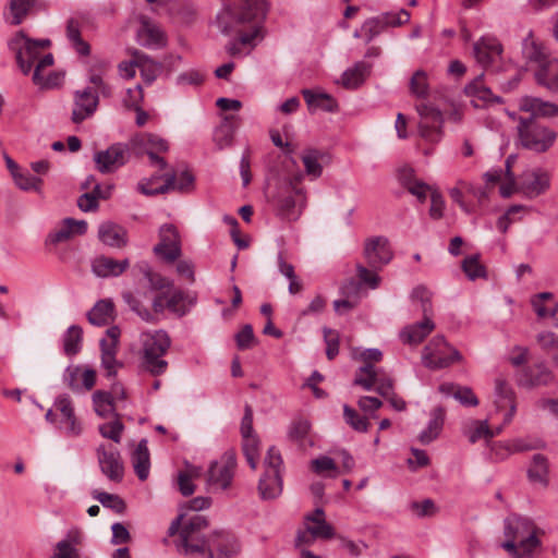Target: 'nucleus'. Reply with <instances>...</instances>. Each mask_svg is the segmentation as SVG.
I'll list each match as a JSON object with an SVG mask.
<instances>
[{"label": "nucleus", "instance_id": "obj_1", "mask_svg": "<svg viewBox=\"0 0 558 558\" xmlns=\"http://www.w3.org/2000/svg\"><path fill=\"white\" fill-rule=\"evenodd\" d=\"M267 8L264 0H240L236 8L228 5L225 13L218 15V21L222 24L226 16L232 17L236 23H250L251 29L240 35V43L243 45L255 46L257 40L263 38V22L266 17ZM222 32L228 33V26L221 25Z\"/></svg>", "mask_w": 558, "mask_h": 558}, {"label": "nucleus", "instance_id": "obj_2", "mask_svg": "<svg viewBox=\"0 0 558 558\" xmlns=\"http://www.w3.org/2000/svg\"><path fill=\"white\" fill-rule=\"evenodd\" d=\"M140 368L151 376L163 375L168 369L165 355L171 345V339L165 330L145 331L141 333Z\"/></svg>", "mask_w": 558, "mask_h": 558}, {"label": "nucleus", "instance_id": "obj_3", "mask_svg": "<svg viewBox=\"0 0 558 558\" xmlns=\"http://www.w3.org/2000/svg\"><path fill=\"white\" fill-rule=\"evenodd\" d=\"M302 178L303 174L298 173L289 180L279 182L275 192L269 196V202L282 219L296 220L306 206L305 192L299 186Z\"/></svg>", "mask_w": 558, "mask_h": 558}, {"label": "nucleus", "instance_id": "obj_4", "mask_svg": "<svg viewBox=\"0 0 558 558\" xmlns=\"http://www.w3.org/2000/svg\"><path fill=\"white\" fill-rule=\"evenodd\" d=\"M518 134L522 146L536 153L549 149L557 138L555 131L533 118L519 119Z\"/></svg>", "mask_w": 558, "mask_h": 558}, {"label": "nucleus", "instance_id": "obj_5", "mask_svg": "<svg viewBox=\"0 0 558 558\" xmlns=\"http://www.w3.org/2000/svg\"><path fill=\"white\" fill-rule=\"evenodd\" d=\"M544 532L527 518L512 515L505 521V535L520 542L524 553H535L541 547L539 535Z\"/></svg>", "mask_w": 558, "mask_h": 558}, {"label": "nucleus", "instance_id": "obj_6", "mask_svg": "<svg viewBox=\"0 0 558 558\" xmlns=\"http://www.w3.org/2000/svg\"><path fill=\"white\" fill-rule=\"evenodd\" d=\"M282 457L275 447L267 450L264 459L265 472L259 480L258 490L263 499H274L282 492Z\"/></svg>", "mask_w": 558, "mask_h": 558}, {"label": "nucleus", "instance_id": "obj_7", "mask_svg": "<svg viewBox=\"0 0 558 558\" xmlns=\"http://www.w3.org/2000/svg\"><path fill=\"white\" fill-rule=\"evenodd\" d=\"M49 46V39L34 40L23 32L17 33L10 41L11 49L15 51L17 64L25 75L31 72L35 61L38 62L41 51Z\"/></svg>", "mask_w": 558, "mask_h": 558}, {"label": "nucleus", "instance_id": "obj_8", "mask_svg": "<svg viewBox=\"0 0 558 558\" xmlns=\"http://www.w3.org/2000/svg\"><path fill=\"white\" fill-rule=\"evenodd\" d=\"M461 359L460 352L451 347L442 336L434 337L422 353L423 364L430 369L446 368Z\"/></svg>", "mask_w": 558, "mask_h": 558}, {"label": "nucleus", "instance_id": "obj_9", "mask_svg": "<svg viewBox=\"0 0 558 558\" xmlns=\"http://www.w3.org/2000/svg\"><path fill=\"white\" fill-rule=\"evenodd\" d=\"M208 526L206 518L195 514L184 524L180 531V546L185 554L204 553L208 548L209 539L202 535V531Z\"/></svg>", "mask_w": 558, "mask_h": 558}, {"label": "nucleus", "instance_id": "obj_10", "mask_svg": "<svg viewBox=\"0 0 558 558\" xmlns=\"http://www.w3.org/2000/svg\"><path fill=\"white\" fill-rule=\"evenodd\" d=\"M130 159V147L124 143H114L108 148L95 151V168L102 174L113 173Z\"/></svg>", "mask_w": 558, "mask_h": 558}, {"label": "nucleus", "instance_id": "obj_11", "mask_svg": "<svg viewBox=\"0 0 558 558\" xmlns=\"http://www.w3.org/2000/svg\"><path fill=\"white\" fill-rule=\"evenodd\" d=\"M354 385L361 386L363 389L375 390L383 397L393 391V380L385 374L381 368H376L372 364L363 365L355 374Z\"/></svg>", "mask_w": 558, "mask_h": 558}, {"label": "nucleus", "instance_id": "obj_12", "mask_svg": "<svg viewBox=\"0 0 558 558\" xmlns=\"http://www.w3.org/2000/svg\"><path fill=\"white\" fill-rule=\"evenodd\" d=\"M416 110L421 117L420 135L427 142L438 143L442 137L444 118L441 112L428 104L417 105Z\"/></svg>", "mask_w": 558, "mask_h": 558}, {"label": "nucleus", "instance_id": "obj_13", "mask_svg": "<svg viewBox=\"0 0 558 558\" xmlns=\"http://www.w3.org/2000/svg\"><path fill=\"white\" fill-rule=\"evenodd\" d=\"M99 106V96L97 92L87 86L73 93V105L71 112V121L80 124L92 118Z\"/></svg>", "mask_w": 558, "mask_h": 558}, {"label": "nucleus", "instance_id": "obj_14", "mask_svg": "<svg viewBox=\"0 0 558 558\" xmlns=\"http://www.w3.org/2000/svg\"><path fill=\"white\" fill-rule=\"evenodd\" d=\"M96 456L101 473L111 482H121L124 466L119 450L112 445H100L96 449Z\"/></svg>", "mask_w": 558, "mask_h": 558}, {"label": "nucleus", "instance_id": "obj_15", "mask_svg": "<svg viewBox=\"0 0 558 558\" xmlns=\"http://www.w3.org/2000/svg\"><path fill=\"white\" fill-rule=\"evenodd\" d=\"M194 175L190 171H182L180 174H165V183L157 189H149L148 182H140L138 191L147 196L165 194L169 191L177 190L179 192H189L193 187Z\"/></svg>", "mask_w": 558, "mask_h": 558}, {"label": "nucleus", "instance_id": "obj_16", "mask_svg": "<svg viewBox=\"0 0 558 558\" xmlns=\"http://www.w3.org/2000/svg\"><path fill=\"white\" fill-rule=\"evenodd\" d=\"M389 241L385 236H375L366 240L364 257L367 265L374 270H381L392 259Z\"/></svg>", "mask_w": 558, "mask_h": 558}, {"label": "nucleus", "instance_id": "obj_17", "mask_svg": "<svg viewBox=\"0 0 558 558\" xmlns=\"http://www.w3.org/2000/svg\"><path fill=\"white\" fill-rule=\"evenodd\" d=\"M159 243L153 250L154 253L167 263H173L181 255L177 229L172 225H163L159 230Z\"/></svg>", "mask_w": 558, "mask_h": 558}, {"label": "nucleus", "instance_id": "obj_18", "mask_svg": "<svg viewBox=\"0 0 558 558\" xmlns=\"http://www.w3.org/2000/svg\"><path fill=\"white\" fill-rule=\"evenodd\" d=\"M62 378L73 392L89 391L96 384V372L82 365H69Z\"/></svg>", "mask_w": 558, "mask_h": 558}, {"label": "nucleus", "instance_id": "obj_19", "mask_svg": "<svg viewBox=\"0 0 558 558\" xmlns=\"http://www.w3.org/2000/svg\"><path fill=\"white\" fill-rule=\"evenodd\" d=\"M209 558H233L240 553V543L234 534L216 531L208 543Z\"/></svg>", "mask_w": 558, "mask_h": 558}, {"label": "nucleus", "instance_id": "obj_20", "mask_svg": "<svg viewBox=\"0 0 558 558\" xmlns=\"http://www.w3.org/2000/svg\"><path fill=\"white\" fill-rule=\"evenodd\" d=\"M235 466V454L233 452H226L219 461H215L210 464L208 482L222 489L228 488L232 482Z\"/></svg>", "mask_w": 558, "mask_h": 558}, {"label": "nucleus", "instance_id": "obj_21", "mask_svg": "<svg viewBox=\"0 0 558 558\" xmlns=\"http://www.w3.org/2000/svg\"><path fill=\"white\" fill-rule=\"evenodd\" d=\"M549 186V174L541 169L524 171L519 181V191L527 198L544 194Z\"/></svg>", "mask_w": 558, "mask_h": 558}, {"label": "nucleus", "instance_id": "obj_22", "mask_svg": "<svg viewBox=\"0 0 558 558\" xmlns=\"http://www.w3.org/2000/svg\"><path fill=\"white\" fill-rule=\"evenodd\" d=\"M483 77V74L478 75L464 87V94L471 99L472 106L481 109L494 104H501L502 98L493 94L484 83Z\"/></svg>", "mask_w": 558, "mask_h": 558}, {"label": "nucleus", "instance_id": "obj_23", "mask_svg": "<svg viewBox=\"0 0 558 558\" xmlns=\"http://www.w3.org/2000/svg\"><path fill=\"white\" fill-rule=\"evenodd\" d=\"M140 28L137 29V41L141 46L149 49H160L166 46L167 37L162 29L149 17L142 15L140 17Z\"/></svg>", "mask_w": 558, "mask_h": 558}, {"label": "nucleus", "instance_id": "obj_24", "mask_svg": "<svg viewBox=\"0 0 558 558\" xmlns=\"http://www.w3.org/2000/svg\"><path fill=\"white\" fill-rule=\"evenodd\" d=\"M495 404L498 410L509 408L504 417V425L509 424L515 414V393L509 383L502 378L497 377L495 380Z\"/></svg>", "mask_w": 558, "mask_h": 558}, {"label": "nucleus", "instance_id": "obj_25", "mask_svg": "<svg viewBox=\"0 0 558 558\" xmlns=\"http://www.w3.org/2000/svg\"><path fill=\"white\" fill-rule=\"evenodd\" d=\"M474 56L483 66L490 65L502 52V46L494 36H483L473 46Z\"/></svg>", "mask_w": 558, "mask_h": 558}, {"label": "nucleus", "instance_id": "obj_26", "mask_svg": "<svg viewBox=\"0 0 558 558\" xmlns=\"http://www.w3.org/2000/svg\"><path fill=\"white\" fill-rule=\"evenodd\" d=\"M519 108L523 112L531 113L530 118H551L558 116V106L545 101L538 97L524 96L519 100Z\"/></svg>", "mask_w": 558, "mask_h": 558}, {"label": "nucleus", "instance_id": "obj_27", "mask_svg": "<svg viewBox=\"0 0 558 558\" xmlns=\"http://www.w3.org/2000/svg\"><path fill=\"white\" fill-rule=\"evenodd\" d=\"M130 267V260L124 258L117 260L105 255L97 256L92 262V271L100 278L118 277Z\"/></svg>", "mask_w": 558, "mask_h": 558}, {"label": "nucleus", "instance_id": "obj_28", "mask_svg": "<svg viewBox=\"0 0 558 558\" xmlns=\"http://www.w3.org/2000/svg\"><path fill=\"white\" fill-rule=\"evenodd\" d=\"M54 408L60 412L62 420L65 424V433L69 436L76 437L82 433V425L77 421L71 398L68 395L59 396L54 401Z\"/></svg>", "mask_w": 558, "mask_h": 558}, {"label": "nucleus", "instance_id": "obj_29", "mask_svg": "<svg viewBox=\"0 0 558 558\" xmlns=\"http://www.w3.org/2000/svg\"><path fill=\"white\" fill-rule=\"evenodd\" d=\"M551 379V372L543 363H538L533 367L523 368L517 376V384L521 387L533 388L547 385Z\"/></svg>", "mask_w": 558, "mask_h": 558}, {"label": "nucleus", "instance_id": "obj_30", "mask_svg": "<svg viewBox=\"0 0 558 558\" xmlns=\"http://www.w3.org/2000/svg\"><path fill=\"white\" fill-rule=\"evenodd\" d=\"M98 239L107 246L122 248L128 244V231L118 223L105 221L98 227Z\"/></svg>", "mask_w": 558, "mask_h": 558}, {"label": "nucleus", "instance_id": "obj_31", "mask_svg": "<svg viewBox=\"0 0 558 558\" xmlns=\"http://www.w3.org/2000/svg\"><path fill=\"white\" fill-rule=\"evenodd\" d=\"M435 328L430 317L426 316L423 322L407 326L400 332L403 343L416 345L421 343Z\"/></svg>", "mask_w": 558, "mask_h": 558}, {"label": "nucleus", "instance_id": "obj_32", "mask_svg": "<svg viewBox=\"0 0 558 558\" xmlns=\"http://www.w3.org/2000/svg\"><path fill=\"white\" fill-rule=\"evenodd\" d=\"M306 527L316 538L330 539L335 536V529L325 520V512L322 508L305 517Z\"/></svg>", "mask_w": 558, "mask_h": 558}, {"label": "nucleus", "instance_id": "obj_33", "mask_svg": "<svg viewBox=\"0 0 558 558\" xmlns=\"http://www.w3.org/2000/svg\"><path fill=\"white\" fill-rule=\"evenodd\" d=\"M304 100L311 111L320 109L326 112H336L338 110V104L336 99L324 92H315L312 89H302Z\"/></svg>", "mask_w": 558, "mask_h": 558}, {"label": "nucleus", "instance_id": "obj_34", "mask_svg": "<svg viewBox=\"0 0 558 558\" xmlns=\"http://www.w3.org/2000/svg\"><path fill=\"white\" fill-rule=\"evenodd\" d=\"M234 119L235 117L232 114L225 116L221 123L215 129L213 141L217 149L222 150L232 146L236 130V125L233 122Z\"/></svg>", "mask_w": 558, "mask_h": 558}, {"label": "nucleus", "instance_id": "obj_35", "mask_svg": "<svg viewBox=\"0 0 558 558\" xmlns=\"http://www.w3.org/2000/svg\"><path fill=\"white\" fill-rule=\"evenodd\" d=\"M82 538L80 531H70L64 539L56 544L51 558H81L77 546L82 543Z\"/></svg>", "mask_w": 558, "mask_h": 558}, {"label": "nucleus", "instance_id": "obj_36", "mask_svg": "<svg viewBox=\"0 0 558 558\" xmlns=\"http://www.w3.org/2000/svg\"><path fill=\"white\" fill-rule=\"evenodd\" d=\"M132 465L136 476L141 481H145L149 475L150 454L147 447V440L142 439L131 457Z\"/></svg>", "mask_w": 558, "mask_h": 558}, {"label": "nucleus", "instance_id": "obj_37", "mask_svg": "<svg viewBox=\"0 0 558 558\" xmlns=\"http://www.w3.org/2000/svg\"><path fill=\"white\" fill-rule=\"evenodd\" d=\"M130 144L134 149H138L143 153L148 150L167 151L169 149V145L166 140L150 133H140L134 135L131 138Z\"/></svg>", "mask_w": 558, "mask_h": 558}, {"label": "nucleus", "instance_id": "obj_38", "mask_svg": "<svg viewBox=\"0 0 558 558\" xmlns=\"http://www.w3.org/2000/svg\"><path fill=\"white\" fill-rule=\"evenodd\" d=\"M445 422V409L441 407L435 408L430 413V420L425 429L418 435V440L423 445H428L435 440L440 434Z\"/></svg>", "mask_w": 558, "mask_h": 558}, {"label": "nucleus", "instance_id": "obj_39", "mask_svg": "<svg viewBox=\"0 0 558 558\" xmlns=\"http://www.w3.org/2000/svg\"><path fill=\"white\" fill-rule=\"evenodd\" d=\"M438 389L446 396H452L462 405L476 407L478 404V399L470 387H462L452 383H444Z\"/></svg>", "mask_w": 558, "mask_h": 558}, {"label": "nucleus", "instance_id": "obj_40", "mask_svg": "<svg viewBox=\"0 0 558 558\" xmlns=\"http://www.w3.org/2000/svg\"><path fill=\"white\" fill-rule=\"evenodd\" d=\"M371 64L360 61L356 62L352 68L348 69L343 72L341 76L342 85L345 88H356L359 87L369 74Z\"/></svg>", "mask_w": 558, "mask_h": 558}, {"label": "nucleus", "instance_id": "obj_41", "mask_svg": "<svg viewBox=\"0 0 558 558\" xmlns=\"http://www.w3.org/2000/svg\"><path fill=\"white\" fill-rule=\"evenodd\" d=\"M112 315L113 303L109 300H100L88 312L87 318L92 325L104 326L112 319Z\"/></svg>", "mask_w": 558, "mask_h": 558}, {"label": "nucleus", "instance_id": "obj_42", "mask_svg": "<svg viewBox=\"0 0 558 558\" xmlns=\"http://www.w3.org/2000/svg\"><path fill=\"white\" fill-rule=\"evenodd\" d=\"M465 435L468 436L470 442L475 444L481 439H485L487 441L492 440L495 437V433L493 428L489 427L488 422L473 420L465 428Z\"/></svg>", "mask_w": 558, "mask_h": 558}, {"label": "nucleus", "instance_id": "obj_43", "mask_svg": "<svg viewBox=\"0 0 558 558\" xmlns=\"http://www.w3.org/2000/svg\"><path fill=\"white\" fill-rule=\"evenodd\" d=\"M527 475L530 481L547 485L548 480V461L547 458L541 453H536L532 458L531 466L529 468Z\"/></svg>", "mask_w": 558, "mask_h": 558}, {"label": "nucleus", "instance_id": "obj_44", "mask_svg": "<svg viewBox=\"0 0 558 558\" xmlns=\"http://www.w3.org/2000/svg\"><path fill=\"white\" fill-rule=\"evenodd\" d=\"M522 53L531 62L538 63L542 68L545 62V53L542 46L535 40L533 32L530 31L522 43Z\"/></svg>", "mask_w": 558, "mask_h": 558}, {"label": "nucleus", "instance_id": "obj_45", "mask_svg": "<svg viewBox=\"0 0 558 558\" xmlns=\"http://www.w3.org/2000/svg\"><path fill=\"white\" fill-rule=\"evenodd\" d=\"M83 340V329L77 325L70 326L63 335V350L69 356H73L81 351Z\"/></svg>", "mask_w": 558, "mask_h": 558}, {"label": "nucleus", "instance_id": "obj_46", "mask_svg": "<svg viewBox=\"0 0 558 558\" xmlns=\"http://www.w3.org/2000/svg\"><path fill=\"white\" fill-rule=\"evenodd\" d=\"M66 36L80 54L87 56L89 53V45L81 36V25L77 20L70 19L68 21Z\"/></svg>", "mask_w": 558, "mask_h": 558}, {"label": "nucleus", "instance_id": "obj_47", "mask_svg": "<svg viewBox=\"0 0 558 558\" xmlns=\"http://www.w3.org/2000/svg\"><path fill=\"white\" fill-rule=\"evenodd\" d=\"M94 410L100 417H107L114 411V401L110 392L97 390L93 395Z\"/></svg>", "mask_w": 558, "mask_h": 558}, {"label": "nucleus", "instance_id": "obj_48", "mask_svg": "<svg viewBox=\"0 0 558 558\" xmlns=\"http://www.w3.org/2000/svg\"><path fill=\"white\" fill-rule=\"evenodd\" d=\"M100 348H101V365L107 372V376L111 377L114 376L117 371V348H114V344H108V341L106 339H101L100 341Z\"/></svg>", "mask_w": 558, "mask_h": 558}, {"label": "nucleus", "instance_id": "obj_49", "mask_svg": "<svg viewBox=\"0 0 558 558\" xmlns=\"http://www.w3.org/2000/svg\"><path fill=\"white\" fill-rule=\"evenodd\" d=\"M242 440L243 452L246 461L250 466L255 470L257 466L259 439L256 434H252L246 437H242Z\"/></svg>", "mask_w": 558, "mask_h": 558}, {"label": "nucleus", "instance_id": "obj_50", "mask_svg": "<svg viewBox=\"0 0 558 558\" xmlns=\"http://www.w3.org/2000/svg\"><path fill=\"white\" fill-rule=\"evenodd\" d=\"M410 92L417 98H426L428 96L429 87L425 71L417 70L412 75L410 80Z\"/></svg>", "mask_w": 558, "mask_h": 558}, {"label": "nucleus", "instance_id": "obj_51", "mask_svg": "<svg viewBox=\"0 0 558 558\" xmlns=\"http://www.w3.org/2000/svg\"><path fill=\"white\" fill-rule=\"evenodd\" d=\"M310 427L311 425L306 420L300 418L293 421L289 428V438L298 442L300 447H305Z\"/></svg>", "mask_w": 558, "mask_h": 558}, {"label": "nucleus", "instance_id": "obj_52", "mask_svg": "<svg viewBox=\"0 0 558 558\" xmlns=\"http://www.w3.org/2000/svg\"><path fill=\"white\" fill-rule=\"evenodd\" d=\"M122 299L124 303L130 307V310L136 313L143 320H154V315L150 313V311L147 307H145L132 292H123Z\"/></svg>", "mask_w": 558, "mask_h": 558}, {"label": "nucleus", "instance_id": "obj_53", "mask_svg": "<svg viewBox=\"0 0 558 558\" xmlns=\"http://www.w3.org/2000/svg\"><path fill=\"white\" fill-rule=\"evenodd\" d=\"M13 179L15 184L23 191H36L39 192L43 180L32 175L28 172H13Z\"/></svg>", "mask_w": 558, "mask_h": 558}, {"label": "nucleus", "instance_id": "obj_54", "mask_svg": "<svg viewBox=\"0 0 558 558\" xmlns=\"http://www.w3.org/2000/svg\"><path fill=\"white\" fill-rule=\"evenodd\" d=\"M462 269L471 280L486 276L485 267L480 263L477 255L465 257L462 263Z\"/></svg>", "mask_w": 558, "mask_h": 558}, {"label": "nucleus", "instance_id": "obj_55", "mask_svg": "<svg viewBox=\"0 0 558 558\" xmlns=\"http://www.w3.org/2000/svg\"><path fill=\"white\" fill-rule=\"evenodd\" d=\"M35 3L36 0H11L10 10L13 15L12 24L20 25Z\"/></svg>", "mask_w": 558, "mask_h": 558}, {"label": "nucleus", "instance_id": "obj_56", "mask_svg": "<svg viewBox=\"0 0 558 558\" xmlns=\"http://www.w3.org/2000/svg\"><path fill=\"white\" fill-rule=\"evenodd\" d=\"M302 161L308 175L313 177L314 179L322 175L323 167L319 163V153L317 150H307L302 156Z\"/></svg>", "mask_w": 558, "mask_h": 558}, {"label": "nucleus", "instance_id": "obj_57", "mask_svg": "<svg viewBox=\"0 0 558 558\" xmlns=\"http://www.w3.org/2000/svg\"><path fill=\"white\" fill-rule=\"evenodd\" d=\"M411 298L413 301H418L421 303V310L423 312L424 318H426V316L430 317L432 293L425 287L418 286L413 289Z\"/></svg>", "mask_w": 558, "mask_h": 558}, {"label": "nucleus", "instance_id": "obj_58", "mask_svg": "<svg viewBox=\"0 0 558 558\" xmlns=\"http://www.w3.org/2000/svg\"><path fill=\"white\" fill-rule=\"evenodd\" d=\"M94 498L104 507L110 508L117 513H122L125 510V504L118 495L100 492L95 494Z\"/></svg>", "mask_w": 558, "mask_h": 558}, {"label": "nucleus", "instance_id": "obj_59", "mask_svg": "<svg viewBox=\"0 0 558 558\" xmlns=\"http://www.w3.org/2000/svg\"><path fill=\"white\" fill-rule=\"evenodd\" d=\"M553 299V294L549 292H542L533 296L532 306L537 314L538 317L544 318L550 316V310L555 306L547 305V302H550Z\"/></svg>", "mask_w": 558, "mask_h": 558}, {"label": "nucleus", "instance_id": "obj_60", "mask_svg": "<svg viewBox=\"0 0 558 558\" xmlns=\"http://www.w3.org/2000/svg\"><path fill=\"white\" fill-rule=\"evenodd\" d=\"M386 29L379 15L366 20L362 25V32L366 43H371L376 36L381 34Z\"/></svg>", "mask_w": 558, "mask_h": 558}, {"label": "nucleus", "instance_id": "obj_61", "mask_svg": "<svg viewBox=\"0 0 558 558\" xmlns=\"http://www.w3.org/2000/svg\"><path fill=\"white\" fill-rule=\"evenodd\" d=\"M343 416L345 422L357 432H366L368 422L365 417L361 416L354 409L349 405L343 407Z\"/></svg>", "mask_w": 558, "mask_h": 558}, {"label": "nucleus", "instance_id": "obj_62", "mask_svg": "<svg viewBox=\"0 0 558 558\" xmlns=\"http://www.w3.org/2000/svg\"><path fill=\"white\" fill-rule=\"evenodd\" d=\"M123 424L119 421H112L99 426V433L104 438H108L117 444L121 441V436L123 432Z\"/></svg>", "mask_w": 558, "mask_h": 558}, {"label": "nucleus", "instance_id": "obj_63", "mask_svg": "<svg viewBox=\"0 0 558 558\" xmlns=\"http://www.w3.org/2000/svg\"><path fill=\"white\" fill-rule=\"evenodd\" d=\"M410 13L404 9H401L397 13L386 12L379 15L386 28L398 27L403 24H407L410 21Z\"/></svg>", "mask_w": 558, "mask_h": 558}, {"label": "nucleus", "instance_id": "obj_64", "mask_svg": "<svg viewBox=\"0 0 558 558\" xmlns=\"http://www.w3.org/2000/svg\"><path fill=\"white\" fill-rule=\"evenodd\" d=\"M312 470L317 474H324L325 472H331L330 477H336L339 474L338 466L335 461L327 457L322 456L312 461Z\"/></svg>", "mask_w": 558, "mask_h": 558}]
</instances>
